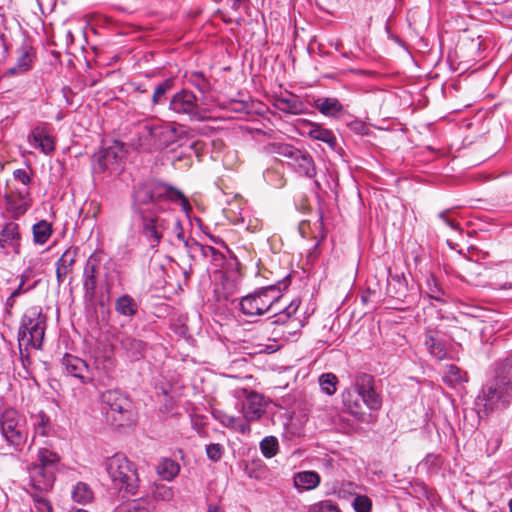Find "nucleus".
<instances>
[{
	"label": "nucleus",
	"mask_w": 512,
	"mask_h": 512,
	"mask_svg": "<svg viewBox=\"0 0 512 512\" xmlns=\"http://www.w3.org/2000/svg\"><path fill=\"white\" fill-rule=\"evenodd\" d=\"M135 202L140 206L139 233L151 248H157L162 240L170 244L181 242L192 251H199L204 257L217 254L212 246H204L194 242L189 246L181 221L172 213L164 211L160 202L170 200L179 202L185 211L190 208L183 193L165 183L152 182L139 187L134 194Z\"/></svg>",
	"instance_id": "obj_1"
},
{
	"label": "nucleus",
	"mask_w": 512,
	"mask_h": 512,
	"mask_svg": "<svg viewBox=\"0 0 512 512\" xmlns=\"http://www.w3.org/2000/svg\"><path fill=\"white\" fill-rule=\"evenodd\" d=\"M61 465L60 455L48 446L39 447L34 460L27 465V491L38 504L39 510L52 512V506L46 495L52 491L56 473Z\"/></svg>",
	"instance_id": "obj_2"
},
{
	"label": "nucleus",
	"mask_w": 512,
	"mask_h": 512,
	"mask_svg": "<svg viewBox=\"0 0 512 512\" xmlns=\"http://www.w3.org/2000/svg\"><path fill=\"white\" fill-rule=\"evenodd\" d=\"M512 401V356L500 366L499 374L488 381L477 397L486 414L507 409Z\"/></svg>",
	"instance_id": "obj_3"
},
{
	"label": "nucleus",
	"mask_w": 512,
	"mask_h": 512,
	"mask_svg": "<svg viewBox=\"0 0 512 512\" xmlns=\"http://www.w3.org/2000/svg\"><path fill=\"white\" fill-rule=\"evenodd\" d=\"M374 377L367 373L354 376L349 389L343 394V405L346 411L362 420L365 416L359 399L369 409L377 411L382 407V398L374 388Z\"/></svg>",
	"instance_id": "obj_4"
},
{
	"label": "nucleus",
	"mask_w": 512,
	"mask_h": 512,
	"mask_svg": "<svg viewBox=\"0 0 512 512\" xmlns=\"http://www.w3.org/2000/svg\"><path fill=\"white\" fill-rule=\"evenodd\" d=\"M183 126L175 122L146 121L139 130L138 146L147 152L160 151L178 142Z\"/></svg>",
	"instance_id": "obj_5"
},
{
	"label": "nucleus",
	"mask_w": 512,
	"mask_h": 512,
	"mask_svg": "<svg viewBox=\"0 0 512 512\" xmlns=\"http://www.w3.org/2000/svg\"><path fill=\"white\" fill-rule=\"evenodd\" d=\"M101 410L113 427H127L135 422L131 399L119 390H107L101 395Z\"/></svg>",
	"instance_id": "obj_6"
},
{
	"label": "nucleus",
	"mask_w": 512,
	"mask_h": 512,
	"mask_svg": "<svg viewBox=\"0 0 512 512\" xmlns=\"http://www.w3.org/2000/svg\"><path fill=\"white\" fill-rule=\"evenodd\" d=\"M46 330V316L41 308L34 306L25 311L18 330L19 348L42 349Z\"/></svg>",
	"instance_id": "obj_7"
},
{
	"label": "nucleus",
	"mask_w": 512,
	"mask_h": 512,
	"mask_svg": "<svg viewBox=\"0 0 512 512\" xmlns=\"http://www.w3.org/2000/svg\"><path fill=\"white\" fill-rule=\"evenodd\" d=\"M281 298V289L276 285L261 287L241 297L238 308L245 317L254 319L272 310Z\"/></svg>",
	"instance_id": "obj_8"
},
{
	"label": "nucleus",
	"mask_w": 512,
	"mask_h": 512,
	"mask_svg": "<svg viewBox=\"0 0 512 512\" xmlns=\"http://www.w3.org/2000/svg\"><path fill=\"white\" fill-rule=\"evenodd\" d=\"M168 110L181 119L191 122H205L211 119V110L200 102L194 92L181 89L172 95Z\"/></svg>",
	"instance_id": "obj_9"
},
{
	"label": "nucleus",
	"mask_w": 512,
	"mask_h": 512,
	"mask_svg": "<svg viewBox=\"0 0 512 512\" xmlns=\"http://www.w3.org/2000/svg\"><path fill=\"white\" fill-rule=\"evenodd\" d=\"M105 469L116 489L133 494L137 488V472L134 464L122 453H116L105 461Z\"/></svg>",
	"instance_id": "obj_10"
},
{
	"label": "nucleus",
	"mask_w": 512,
	"mask_h": 512,
	"mask_svg": "<svg viewBox=\"0 0 512 512\" xmlns=\"http://www.w3.org/2000/svg\"><path fill=\"white\" fill-rule=\"evenodd\" d=\"M269 153L280 155L287 159V164L295 172L308 178L316 176V166L313 157L307 151L300 150L291 144L273 142L266 146Z\"/></svg>",
	"instance_id": "obj_11"
},
{
	"label": "nucleus",
	"mask_w": 512,
	"mask_h": 512,
	"mask_svg": "<svg viewBox=\"0 0 512 512\" xmlns=\"http://www.w3.org/2000/svg\"><path fill=\"white\" fill-rule=\"evenodd\" d=\"M125 151L123 144L115 141L112 145L102 149L95 157L93 163L94 173H108L117 175L123 170Z\"/></svg>",
	"instance_id": "obj_12"
},
{
	"label": "nucleus",
	"mask_w": 512,
	"mask_h": 512,
	"mask_svg": "<svg viewBox=\"0 0 512 512\" xmlns=\"http://www.w3.org/2000/svg\"><path fill=\"white\" fill-rule=\"evenodd\" d=\"M0 431L6 442L15 450H22L27 440L23 424L20 422L15 410L10 409L2 413L0 419Z\"/></svg>",
	"instance_id": "obj_13"
},
{
	"label": "nucleus",
	"mask_w": 512,
	"mask_h": 512,
	"mask_svg": "<svg viewBox=\"0 0 512 512\" xmlns=\"http://www.w3.org/2000/svg\"><path fill=\"white\" fill-rule=\"evenodd\" d=\"M102 253L93 252L85 262L82 274V285L84 290V298L93 300L96 296L98 280L101 275Z\"/></svg>",
	"instance_id": "obj_14"
},
{
	"label": "nucleus",
	"mask_w": 512,
	"mask_h": 512,
	"mask_svg": "<svg viewBox=\"0 0 512 512\" xmlns=\"http://www.w3.org/2000/svg\"><path fill=\"white\" fill-rule=\"evenodd\" d=\"M238 398L242 399L241 411L246 421L259 420L264 414L266 402L261 394L244 389L238 392Z\"/></svg>",
	"instance_id": "obj_15"
},
{
	"label": "nucleus",
	"mask_w": 512,
	"mask_h": 512,
	"mask_svg": "<svg viewBox=\"0 0 512 512\" xmlns=\"http://www.w3.org/2000/svg\"><path fill=\"white\" fill-rule=\"evenodd\" d=\"M422 344L429 355L436 360L448 357V343L443 333L435 327H427L422 335Z\"/></svg>",
	"instance_id": "obj_16"
},
{
	"label": "nucleus",
	"mask_w": 512,
	"mask_h": 512,
	"mask_svg": "<svg viewBox=\"0 0 512 512\" xmlns=\"http://www.w3.org/2000/svg\"><path fill=\"white\" fill-rule=\"evenodd\" d=\"M62 366L67 375L74 377L82 384L92 383L94 376L91 368L83 359L66 353L62 358Z\"/></svg>",
	"instance_id": "obj_17"
},
{
	"label": "nucleus",
	"mask_w": 512,
	"mask_h": 512,
	"mask_svg": "<svg viewBox=\"0 0 512 512\" xmlns=\"http://www.w3.org/2000/svg\"><path fill=\"white\" fill-rule=\"evenodd\" d=\"M7 211L14 219L24 215L31 206L30 188H16L5 195Z\"/></svg>",
	"instance_id": "obj_18"
},
{
	"label": "nucleus",
	"mask_w": 512,
	"mask_h": 512,
	"mask_svg": "<svg viewBox=\"0 0 512 512\" xmlns=\"http://www.w3.org/2000/svg\"><path fill=\"white\" fill-rule=\"evenodd\" d=\"M28 142L45 155H50L55 150V141L50 134L47 124H40L33 128L28 135Z\"/></svg>",
	"instance_id": "obj_19"
},
{
	"label": "nucleus",
	"mask_w": 512,
	"mask_h": 512,
	"mask_svg": "<svg viewBox=\"0 0 512 512\" xmlns=\"http://www.w3.org/2000/svg\"><path fill=\"white\" fill-rule=\"evenodd\" d=\"M78 247H69L67 248L60 258L56 261V280L58 286L63 284L67 279L68 275L73 272L74 265L76 262V258L78 255Z\"/></svg>",
	"instance_id": "obj_20"
},
{
	"label": "nucleus",
	"mask_w": 512,
	"mask_h": 512,
	"mask_svg": "<svg viewBox=\"0 0 512 512\" xmlns=\"http://www.w3.org/2000/svg\"><path fill=\"white\" fill-rule=\"evenodd\" d=\"M240 287V280L235 275L222 274L220 280L215 283L214 292L217 300H228Z\"/></svg>",
	"instance_id": "obj_21"
},
{
	"label": "nucleus",
	"mask_w": 512,
	"mask_h": 512,
	"mask_svg": "<svg viewBox=\"0 0 512 512\" xmlns=\"http://www.w3.org/2000/svg\"><path fill=\"white\" fill-rule=\"evenodd\" d=\"M21 234L19 224L10 221L7 222L0 230V248L6 249L11 247L17 251L20 246Z\"/></svg>",
	"instance_id": "obj_22"
},
{
	"label": "nucleus",
	"mask_w": 512,
	"mask_h": 512,
	"mask_svg": "<svg viewBox=\"0 0 512 512\" xmlns=\"http://www.w3.org/2000/svg\"><path fill=\"white\" fill-rule=\"evenodd\" d=\"M275 107L288 114H302L306 110V105L303 100L294 94H288L287 96H281L275 100Z\"/></svg>",
	"instance_id": "obj_23"
},
{
	"label": "nucleus",
	"mask_w": 512,
	"mask_h": 512,
	"mask_svg": "<svg viewBox=\"0 0 512 512\" xmlns=\"http://www.w3.org/2000/svg\"><path fill=\"white\" fill-rule=\"evenodd\" d=\"M293 482L299 492L310 491L319 486L321 477L315 471H301L294 475Z\"/></svg>",
	"instance_id": "obj_24"
},
{
	"label": "nucleus",
	"mask_w": 512,
	"mask_h": 512,
	"mask_svg": "<svg viewBox=\"0 0 512 512\" xmlns=\"http://www.w3.org/2000/svg\"><path fill=\"white\" fill-rule=\"evenodd\" d=\"M314 107L326 117H337L344 110L342 103L335 97L317 98Z\"/></svg>",
	"instance_id": "obj_25"
},
{
	"label": "nucleus",
	"mask_w": 512,
	"mask_h": 512,
	"mask_svg": "<svg viewBox=\"0 0 512 512\" xmlns=\"http://www.w3.org/2000/svg\"><path fill=\"white\" fill-rule=\"evenodd\" d=\"M307 135L317 141L326 143L330 148L334 149L337 145V139L332 130L323 127L318 123L309 122V130Z\"/></svg>",
	"instance_id": "obj_26"
},
{
	"label": "nucleus",
	"mask_w": 512,
	"mask_h": 512,
	"mask_svg": "<svg viewBox=\"0 0 512 512\" xmlns=\"http://www.w3.org/2000/svg\"><path fill=\"white\" fill-rule=\"evenodd\" d=\"M17 62L7 70L8 75H18L28 71L33 61L32 49L22 46L18 49Z\"/></svg>",
	"instance_id": "obj_27"
},
{
	"label": "nucleus",
	"mask_w": 512,
	"mask_h": 512,
	"mask_svg": "<svg viewBox=\"0 0 512 512\" xmlns=\"http://www.w3.org/2000/svg\"><path fill=\"white\" fill-rule=\"evenodd\" d=\"M300 299L296 298L293 299L289 305H287L283 310L275 313L273 315V324H286L288 322H296L297 324H300V320L295 317L299 306H300Z\"/></svg>",
	"instance_id": "obj_28"
},
{
	"label": "nucleus",
	"mask_w": 512,
	"mask_h": 512,
	"mask_svg": "<svg viewBox=\"0 0 512 512\" xmlns=\"http://www.w3.org/2000/svg\"><path fill=\"white\" fill-rule=\"evenodd\" d=\"M122 349L127 353L131 360H139L143 357L145 352V343L141 340L135 339L131 336H123L120 339Z\"/></svg>",
	"instance_id": "obj_29"
},
{
	"label": "nucleus",
	"mask_w": 512,
	"mask_h": 512,
	"mask_svg": "<svg viewBox=\"0 0 512 512\" xmlns=\"http://www.w3.org/2000/svg\"><path fill=\"white\" fill-rule=\"evenodd\" d=\"M138 307L136 300L128 294L118 297L115 301V311L127 318L134 317L138 312Z\"/></svg>",
	"instance_id": "obj_30"
},
{
	"label": "nucleus",
	"mask_w": 512,
	"mask_h": 512,
	"mask_svg": "<svg viewBox=\"0 0 512 512\" xmlns=\"http://www.w3.org/2000/svg\"><path fill=\"white\" fill-rule=\"evenodd\" d=\"M71 499L77 504L87 505L94 499V492L87 483L79 481L72 487Z\"/></svg>",
	"instance_id": "obj_31"
},
{
	"label": "nucleus",
	"mask_w": 512,
	"mask_h": 512,
	"mask_svg": "<svg viewBox=\"0 0 512 512\" xmlns=\"http://www.w3.org/2000/svg\"><path fill=\"white\" fill-rule=\"evenodd\" d=\"M158 475L165 481H172L180 472V465L177 461L162 458L156 467Z\"/></svg>",
	"instance_id": "obj_32"
},
{
	"label": "nucleus",
	"mask_w": 512,
	"mask_h": 512,
	"mask_svg": "<svg viewBox=\"0 0 512 512\" xmlns=\"http://www.w3.org/2000/svg\"><path fill=\"white\" fill-rule=\"evenodd\" d=\"M154 505L148 498H138L117 507L116 512H151Z\"/></svg>",
	"instance_id": "obj_33"
},
{
	"label": "nucleus",
	"mask_w": 512,
	"mask_h": 512,
	"mask_svg": "<svg viewBox=\"0 0 512 512\" xmlns=\"http://www.w3.org/2000/svg\"><path fill=\"white\" fill-rule=\"evenodd\" d=\"M33 240L38 245H44L52 235V225L46 221L41 220L33 225Z\"/></svg>",
	"instance_id": "obj_34"
},
{
	"label": "nucleus",
	"mask_w": 512,
	"mask_h": 512,
	"mask_svg": "<svg viewBox=\"0 0 512 512\" xmlns=\"http://www.w3.org/2000/svg\"><path fill=\"white\" fill-rule=\"evenodd\" d=\"M279 450L278 439L274 436H266L260 442V451L265 458L274 457Z\"/></svg>",
	"instance_id": "obj_35"
},
{
	"label": "nucleus",
	"mask_w": 512,
	"mask_h": 512,
	"mask_svg": "<svg viewBox=\"0 0 512 512\" xmlns=\"http://www.w3.org/2000/svg\"><path fill=\"white\" fill-rule=\"evenodd\" d=\"M31 419L35 434L46 436L50 429L49 418L43 412H39L32 415Z\"/></svg>",
	"instance_id": "obj_36"
},
{
	"label": "nucleus",
	"mask_w": 512,
	"mask_h": 512,
	"mask_svg": "<svg viewBox=\"0 0 512 512\" xmlns=\"http://www.w3.org/2000/svg\"><path fill=\"white\" fill-rule=\"evenodd\" d=\"M337 377L333 373H324L319 377L321 391L331 396L336 392Z\"/></svg>",
	"instance_id": "obj_37"
},
{
	"label": "nucleus",
	"mask_w": 512,
	"mask_h": 512,
	"mask_svg": "<svg viewBox=\"0 0 512 512\" xmlns=\"http://www.w3.org/2000/svg\"><path fill=\"white\" fill-rule=\"evenodd\" d=\"M172 88V81L167 79L160 84H158L152 95V103L153 105H159L164 102L166 99L167 92Z\"/></svg>",
	"instance_id": "obj_38"
},
{
	"label": "nucleus",
	"mask_w": 512,
	"mask_h": 512,
	"mask_svg": "<svg viewBox=\"0 0 512 512\" xmlns=\"http://www.w3.org/2000/svg\"><path fill=\"white\" fill-rule=\"evenodd\" d=\"M443 379L450 385L458 384L464 381L461 369L455 365H448L444 373Z\"/></svg>",
	"instance_id": "obj_39"
},
{
	"label": "nucleus",
	"mask_w": 512,
	"mask_h": 512,
	"mask_svg": "<svg viewBox=\"0 0 512 512\" xmlns=\"http://www.w3.org/2000/svg\"><path fill=\"white\" fill-rule=\"evenodd\" d=\"M308 512H340V509L331 500H323L310 505Z\"/></svg>",
	"instance_id": "obj_40"
},
{
	"label": "nucleus",
	"mask_w": 512,
	"mask_h": 512,
	"mask_svg": "<svg viewBox=\"0 0 512 512\" xmlns=\"http://www.w3.org/2000/svg\"><path fill=\"white\" fill-rule=\"evenodd\" d=\"M153 497L156 500L170 501L174 497V491L170 486L157 484L153 489Z\"/></svg>",
	"instance_id": "obj_41"
},
{
	"label": "nucleus",
	"mask_w": 512,
	"mask_h": 512,
	"mask_svg": "<svg viewBox=\"0 0 512 512\" xmlns=\"http://www.w3.org/2000/svg\"><path fill=\"white\" fill-rule=\"evenodd\" d=\"M352 507L355 512H371L372 501L366 495H356L352 502Z\"/></svg>",
	"instance_id": "obj_42"
},
{
	"label": "nucleus",
	"mask_w": 512,
	"mask_h": 512,
	"mask_svg": "<svg viewBox=\"0 0 512 512\" xmlns=\"http://www.w3.org/2000/svg\"><path fill=\"white\" fill-rule=\"evenodd\" d=\"M241 222L245 225L246 229L250 232L259 231L262 227V221L257 217L251 216L248 212L240 213Z\"/></svg>",
	"instance_id": "obj_43"
},
{
	"label": "nucleus",
	"mask_w": 512,
	"mask_h": 512,
	"mask_svg": "<svg viewBox=\"0 0 512 512\" xmlns=\"http://www.w3.org/2000/svg\"><path fill=\"white\" fill-rule=\"evenodd\" d=\"M224 453V446L219 443H212L206 446V455L212 462H218Z\"/></svg>",
	"instance_id": "obj_44"
},
{
	"label": "nucleus",
	"mask_w": 512,
	"mask_h": 512,
	"mask_svg": "<svg viewBox=\"0 0 512 512\" xmlns=\"http://www.w3.org/2000/svg\"><path fill=\"white\" fill-rule=\"evenodd\" d=\"M15 180L19 181L24 185V188H30L31 176L25 169H16L13 172Z\"/></svg>",
	"instance_id": "obj_45"
},
{
	"label": "nucleus",
	"mask_w": 512,
	"mask_h": 512,
	"mask_svg": "<svg viewBox=\"0 0 512 512\" xmlns=\"http://www.w3.org/2000/svg\"><path fill=\"white\" fill-rule=\"evenodd\" d=\"M189 83L195 86L200 91H205L207 87V82L204 76L201 73L195 72L189 78Z\"/></svg>",
	"instance_id": "obj_46"
},
{
	"label": "nucleus",
	"mask_w": 512,
	"mask_h": 512,
	"mask_svg": "<svg viewBox=\"0 0 512 512\" xmlns=\"http://www.w3.org/2000/svg\"><path fill=\"white\" fill-rule=\"evenodd\" d=\"M428 286H429V296L432 299H435L437 301H441V296L443 295L442 290L439 288L436 280L434 278L428 280Z\"/></svg>",
	"instance_id": "obj_47"
},
{
	"label": "nucleus",
	"mask_w": 512,
	"mask_h": 512,
	"mask_svg": "<svg viewBox=\"0 0 512 512\" xmlns=\"http://www.w3.org/2000/svg\"><path fill=\"white\" fill-rule=\"evenodd\" d=\"M349 127L352 131L356 132L360 135H366L368 132V128L366 124L361 120H354L349 123Z\"/></svg>",
	"instance_id": "obj_48"
},
{
	"label": "nucleus",
	"mask_w": 512,
	"mask_h": 512,
	"mask_svg": "<svg viewBox=\"0 0 512 512\" xmlns=\"http://www.w3.org/2000/svg\"><path fill=\"white\" fill-rule=\"evenodd\" d=\"M439 218L442 219L443 222L451 229H453V230L459 229V223L455 219L449 217L448 211L440 212Z\"/></svg>",
	"instance_id": "obj_49"
},
{
	"label": "nucleus",
	"mask_w": 512,
	"mask_h": 512,
	"mask_svg": "<svg viewBox=\"0 0 512 512\" xmlns=\"http://www.w3.org/2000/svg\"><path fill=\"white\" fill-rule=\"evenodd\" d=\"M354 484L351 482L343 483L341 487L337 490V495L340 498H347L348 495L353 494Z\"/></svg>",
	"instance_id": "obj_50"
},
{
	"label": "nucleus",
	"mask_w": 512,
	"mask_h": 512,
	"mask_svg": "<svg viewBox=\"0 0 512 512\" xmlns=\"http://www.w3.org/2000/svg\"><path fill=\"white\" fill-rule=\"evenodd\" d=\"M36 284H37V282L24 288V285H22V283H20L19 286L11 293V299H15L16 297L20 296L22 293L32 290L33 288H35Z\"/></svg>",
	"instance_id": "obj_51"
},
{
	"label": "nucleus",
	"mask_w": 512,
	"mask_h": 512,
	"mask_svg": "<svg viewBox=\"0 0 512 512\" xmlns=\"http://www.w3.org/2000/svg\"><path fill=\"white\" fill-rule=\"evenodd\" d=\"M234 429L242 434H248L250 433V425L249 422H243L237 419V424L234 425Z\"/></svg>",
	"instance_id": "obj_52"
},
{
	"label": "nucleus",
	"mask_w": 512,
	"mask_h": 512,
	"mask_svg": "<svg viewBox=\"0 0 512 512\" xmlns=\"http://www.w3.org/2000/svg\"><path fill=\"white\" fill-rule=\"evenodd\" d=\"M221 422L229 428H234V425L237 424V418H235L233 416L225 415V416H223Z\"/></svg>",
	"instance_id": "obj_53"
},
{
	"label": "nucleus",
	"mask_w": 512,
	"mask_h": 512,
	"mask_svg": "<svg viewBox=\"0 0 512 512\" xmlns=\"http://www.w3.org/2000/svg\"><path fill=\"white\" fill-rule=\"evenodd\" d=\"M32 274L33 271L31 268L25 269L20 277V283H22V285H25V283L32 277Z\"/></svg>",
	"instance_id": "obj_54"
},
{
	"label": "nucleus",
	"mask_w": 512,
	"mask_h": 512,
	"mask_svg": "<svg viewBox=\"0 0 512 512\" xmlns=\"http://www.w3.org/2000/svg\"><path fill=\"white\" fill-rule=\"evenodd\" d=\"M318 243L314 245L313 249L308 255L309 260H313L317 257Z\"/></svg>",
	"instance_id": "obj_55"
},
{
	"label": "nucleus",
	"mask_w": 512,
	"mask_h": 512,
	"mask_svg": "<svg viewBox=\"0 0 512 512\" xmlns=\"http://www.w3.org/2000/svg\"><path fill=\"white\" fill-rule=\"evenodd\" d=\"M206 512H221V508L215 504H209Z\"/></svg>",
	"instance_id": "obj_56"
},
{
	"label": "nucleus",
	"mask_w": 512,
	"mask_h": 512,
	"mask_svg": "<svg viewBox=\"0 0 512 512\" xmlns=\"http://www.w3.org/2000/svg\"><path fill=\"white\" fill-rule=\"evenodd\" d=\"M436 460H437V456H435L433 454H429L425 458V462L426 463H431V464H434Z\"/></svg>",
	"instance_id": "obj_57"
},
{
	"label": "nucleus",
	"mask_w": 512,
	"mask_h": 512,
	"mask_svg": "<svg viewBox=\"0 0 512 512\" xmlns=\"http://www.w3.org/2000/svg\"><path fill=\"white\" fill-rule=\"evenodd\" d=\"M69 512H88L85 509L82 508H71Z\"/></svg>",
	"instance_id": "obj_58"
},
{
	"label": "nucleus",
	"mask_w": 512,
	"mask_h": 512,
	"mask_svg": "<svg viewBox=\"0 0 512 512\" xmlns=\"http://www.w3.org/2000/svg\"><path fill=\"white\" fill-rule=\"evenodd\" d=\"M15 299H11V296L7 299L6 305L12 307Z\"/></svg>",
	"instance_id": "obj_59"
},
{
	"label": "nucleus",
	"mask_w": 512,
	"mask_h": 512,
	"mask_svg": "<svg viewBox=\"0 0 512 512\" xmlns=\"http://www.w3.org/2000/svg\"><path fill=\"white\" fill-rule=\"evenodd\" d=\"M502 289H512V282H511V283H505V284L502 286Z\"/></svg>",
	"instance_id": "obj_60"
},
{
	"label": "nucleus",
	"mask_w": 512,
	"mask_h": 512,
	"mask_svg": "<svg viewBox=\"0 0 512 512\" xmlns=\"http://www.w3.org/2000/svg\"><path fill=\"white\" fill-rule=\"evenodd\" d=\"M284 185V181L282 178H279V182L277 184H275V186L277 187H282Z\"/></svg>",
	"instance_id": "obj_61"
},
{
	"label": "nucleus",
	"mask_w": 512,
	"mask_h": 512,
	"mask_svg": "<svg viewBox=\"0 0 512 512\" xmlns=\"http://www.w3.org/2000/svg\"><path fill=\"white\" fill-rule=\"evenodd\" d=\"M105 277H106V279H105L106 288H107V290L109 291V290L111 289V285L108 283V280H107V274H105Z\"/></svg>",
	"instance_id": "obj_62"
},
{
	"label": "nucleus",
	"mask_w": 512,
	"mask_h": 512,
	"mask_svg": "<svg viewBox=\"0 0 512 512\" xmlns=\"http://www.w3.org/2000/svg\"><path fill=\"white\" fill-rule=\"evenodd\" d=\"M508 507L510 512H512V499L508 502Z\"/></svg>",
	"instance_id": "obj_63"
},
{
	"label": "nucleus",
	"mask_w": 512,
	"mask_h": 512,
	"mask_svg": "<svg viewBox=\"0 0 512 512\" xmlns=\"http://www.w3.org/2000/svg\"><path fill=\"white\" fill-rule=\"evenodd\" d=\"M509 485L512 488V471H511V474L509 476Z\"/></svg>",
	"instance_id": "obj_64"
}]
</instances>
